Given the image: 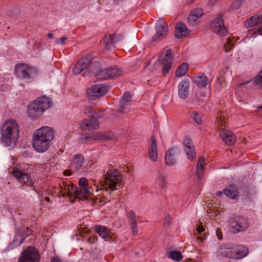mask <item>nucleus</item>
<instances>
[{"mask_svg": "<svg viewBox=\"0 0 262 262\" xmlns=\"http://www.w3.org/2000/svg\"><path fill=\"white\" fill-rule=\"evenodd\" d=\"M54 138V130L52 127L42 126L36 129L32 134V147L38 153L45 152L50 148Z\"/></svg>", "mask_w": 262, "mask_h": 262, "instance_id": "nucleus-1", "label": "nucleus"}, {"mask_svg": "<svg viewBox=\"0 0 262 262\" xmlns=\"http://www.w3.org/2000/svg\"><path fill=\"white\" fill-rule=\"evenodd\" d=\"M228 231L233 234L246 231L250 227L249 219L243 215L233 214L228 217L226 222Z\"/></svg>", "mask_w": 262, "mask_h": 262, "instance_id": "nucleus-2", "label": "nucleus"}, {"mask_svg": "<svg viewBox=\"0 0 262 262\" xmlns=\"http://www.w3.org/2000/svg\"><path fill=\"white\" fill-rule=\"evenodd\" d=\"M1 139L6 146L15 143L19 136L18 126L17 122L10 119L6 121L1 128Z\"/></svg>", "mask_w": 262, "mask_h": 262, "instance_id": "nucleus-3", "label": "nucleus"}, {"mask_svg": "<svg viewBox=\"0 0 262 262\" xmlns=\"http://www.w3.org/2000/svg\"><path fill=\"white\" fill-rule=\"evenodd\" d=\"M105 179V181L101 182V189L109 194L114 190L122 188L123 186V180L116 169H109L106 172Z\"/></svg>", "mask_w": 262, "mask_h": 262, "instance_id": "nucleus-4", "label": "nucleus"}, {"mask_svg": "<svg viewBox=\"0 0 262 262\" xmlns=\"http://www.w3.org/2000/svg\"><path fill=\"white\" fill-rule=\"evenodd\" d=\"M52 105V101L47 97L36 99L28 106V116L32 119H36L44 112L46 108Z\"/></svg>", "mask_w": 262, "mask_h": 262, "instance_id": "nucleus-5", "label": "nucleus"}, {"mask_svg": "<svg viewBox=\"0 0 262 262\" xmlns=\"http://www.w3.org/2000/svg\"><path fill=\"white\" fill-rule=\"evenodd\" d=\"M91 69L95 70V72L93 73H89V74H87L86 72L84 74L85 76H95L107 80L120 76L122 72L120 69L116 67L108 68L102 71L99 63L92 66Z\"/></svg>", "mask_w": 262, "mask_h": 262, "instance_id": "nucleus-6", "label": "nucleus"}, {"mask_svg": "<svg viewBox=\"0 0 262 262\" xmlns=\"http://www.w3.org/2000/svg\"><path fill=\"white\" fill-rule=\"evenodd\" d=\"M14 73L19 77L29 79L37 76L39 71L35 67L25 63H19L14 67Z\"/></svg>", "mask_w": 262, "mask_h": 262, "instance_id": "nucleus-7", "label": "nucleus"}, {"mask_svg": "<svg viewBox=\"0 0 262 262\" xmlns=\"http://www.w3.org/2000/svg\"><path fill=\"white\" fill-rule=\"evenodd\" d=\"M245 26L251 28L248 31V35L253 37L257 35H262V16L256 15L247 20Z\"/></svg>", "mask_w": 262, "mask_h": 262, "instance_id": "nucleus-8", "label": "nucleus"}, {"mask_svg": "<svg viewBox=\"0 0 262 262\" xmlns=\"http://www.w3.org/2000/svg\"><path fill=\"white\" fill-rule=\"evenodd\" d=\"M108 86L104 83H100L91 86L86 91V96L91 100H96L98 98L106 94L109 91Z\"/></svg>", "mask_w": 262, "mask_h": 262, "instance_id": "nucleus-9", "label": "nucleus"}, {"mask_svg": "<svg viewBox=\"0 0 262 262\" xmlns=\"http://www.w3.org/2000/svg\"><path fill=\"white\" fill-rule=\"evenodd\" d=\"M90 60L87 58H83L79 60L75 65L73 69V73L75 75H78L84 71L82 74L84 77H85L84 74L86 72V74H89V73H93L95 70L91 69V68L93 65H96V63L90 64ZM86 77H88V76ZM89 77H90V76Z\"/></svg>", "mask_w": 262, "mask_h": 262, "instance_id": "nucleus-10", "label": "nucleus"}, {"mask_svg": "<svg viewBox=\"0 0 262 262\" xmlns=\"http://www.w3.org/2000/svg\"><path fill=\"white\" fill-rule=\"evenodd\" d=\"M210 29L215 33L224 36L227 34L228 31L225 27L223 19V15L219 14L210 23Z\"/></svg>", "mask_w": 262, "mask_h": 262, "instance_id": "nucleus-11", "label": "nucleus"}, {"mask_svg": "<svg viewBox=\"0 0 262 262\" xmlns=\"http://www.w3.org/2000/svg\"><path fill=\"white\" fill-rule=\"evenodd\" d=\"M171 55L172 51L170 50H167L161 53L159 57V61L163 66L162 70L164 75L169 74L172 67Z\"/></svg>", "mask_w": 262, "mask_h": 262, "instance_id": "nucleus-12", "label": "nucleus"}, {"mask_svg": "<svg viewBox=\"0 0 262 262\" xmlns=\"http://www.w3.org/2000/svg\"><path fill=\"white\" fill-rule=\"evenodd\" d=\"M226 256L233 259H240L246 256L248 253V249L242 245H236L227 248L225 251Z\"/></svg>", "mask_w": 262, "mask_h": 262, "instance_id": "nucleus-13", "label": "nucleus"}, {"mask_svg": "<svg viewBox=\"0 0 262 262\" xmlns=\"http://www.w3.org/2000/svg\"><path fill=\"white\" fill-rule=\"evenodd\" d=\"M79 185L80 188H79L83 195L86 196V200H89L90 199L93 201V202L98 205L102 206L104 204L103 201L101 199L100 196H96L95 198H92L90 192L88 188V180L85 178H81L79 181Z\"/></svg>", "mask_w": 262, "mask_h": 262, "instance_id": "nucleus-14", "label": "nucleus"}, {"mask_svg": "<svg viewBox=\"0 0 262 262\" xmlns=\"http://www.w3.org/2000/svg\"><path fill=\"white\" fill-rule=\"evenodd\" d=\"M9 171L19 183L28 186H30L32 184L30 177L23 170L19 168H13Z\"/></svg>", "mask_w": 262, "mask_h": 262, "instance_id": "nucleus-15", "label": "nucleus"}, {"mask_svg": "<svg viewBox=\"0 0 262 262\" xmlns=\"http://www.w3.org/2000/svg\"><path fill=\"white\" fill-rule=\"evenodd\" d=\"M39 255L36 250L28 247L21 255L18 262H38Z\"/></svg>", "mask_w": 262, "mask_h": 262, "instance_id": "nucleus-16", "label": "nucleus"}, {"mask_svg": "<svg viewBox=\"0 0 262 262\" xmlns=\"http://www.w3.org/2000/svg\"><path fill=\"white\" fill-rule=\"evenodd\" d=\"M103 116V114L102 113L99 115L92 116L90 120H85L81 122L80 127L85 131L96 129L99 126L97 118H102Z\"/></svg>", "mask_w": 262, "mask_h": 262, "instance_id": "nucleus-17", "label": "nucleus"}, {"mask_svg": "<svg viewBox=\"0 0 262 262\" xmlns=\"http://www.w3.org/2000/svg\"><path fill=\"white\" fill-rule=\"evenodd\" d=\"M156 34L152 37V40L154 41H157L159 39L164 37L167 35L168 27L163 19L160 18L158 20L156 24Z\"/></svg>", "mask_w": 262, "mask_h": 262, "instance_id": "nucleus-18", "label": "nucleus"}, {"mask_svg": "<svg viewBox=\"0 0 262 262\" xmlns=\"http://www.w3.org/2000/svg\"><path fill=\"white\" fill-rule=\"evenodd\" d=\"M219 136L223 141L228 145H233L236 141V137L232 132L221 128L220 130Z\"/></svg>", "mask_w": 262, "mask_h": 262, "instance_id": "nucleus-19", "label": "nucleus"}, {"mask_svg": "<svg viewBox=\"0 0 262 262\" xmlns=\"http://www.w3.org/2000/svg\"><path fill=\"white\" fill-rule=\"evenodd\" d=\"M85 161L84 158L81 154H76L71 160L69 168L73 172H77L81 169Z\"/></svg>", "mask_w": 262, "mask_h": 262, "instance_id": "nucleus-20", "label": "nucleus"}, {"mask_svg": "<svg viewBox=\"0 0 262 262\" xmlns=\"http://www.w3.org/2000/svg\"><path fill=\"white\" fill-rule=\"evenodd\" d=\"M179 154L180 150L178 147H173L169 149L165 156L166 164L169 166L174 165Z\"/></svg>", "mask_w": 262, "mask_h": 262, "instance_id": "nucleus-21", "label": "nucleus"}, {"mask_svg": "<svg viewBox=\"0 0 262 262\" xmlns=\"http://www.w3.org/2000/svg\"><path fill=\"white\" fill-rule=\"evenodd\" d=\"M148 155L152 161H157L158 158L157 144L154 137H151L149 139Z\"/></svg>", "mask_w": 262, "mask_h": 262, "instance_id": "nucleus-22", "label": "nucleus"}, {"mask_svg": "<svg viewBox=\"0 0 262 262\" xmlns=\"http://www.w3.org/2000/svg\"><path fill=\"white\" fill-rule=\"evenodd\" d=\"M121 37L120 35L112 34L106 36L104 38V46L106 50L112 51L115 47V44L118 42Z\"/></svg>", "mask_w": 262, "mask_h": 262, "instance_id": "nucleus-23", "label": "nucleus"}, {"mask_svg": "<svg viewBox=\"0 0 262 262\" xmlns=\"http://www.w3.org/2000/svg\"><path fill=\"white\" fill-rule=\"evenodd\" d=\"M131 98L132 94L130 92H126L124 94L120 103L119 112L124 113L127 112L131 105Z\"/></svg>", "mask_w": 262, "mask_h": 262, "instance_id": "nucleus-24", "label": "nucleus"}, {"mask_svg": "<svg viewBox=\"0 0 262 262\" xmlns=\"http://www.w3.org/2000/svg\"><path fill=\"white\" fill-rule=\"evenodd\" d=\"M94 230L102 238L106 241L112 240V233L107 227L97 225L94 227Z\"/></svg>", "mask_w": 262, "mask_h": 262, "instance_id": "nucleus-25", "label": "nucleus"}, {"mask_svg": "<svg viewBox=\"0 0 262 262\" xmlns=\"http://www.w3.org/2000/svg\"><path fill=\"white\" fill-rule=\"evenodd\" d=\"M174 32L177 38H182L188 34L189 31L184 23L179 21L176 25Z\"/></svg>", "mask_w": 262, "mask_h": 262, "instance_id": "nucleus-26", "label": "nucleus"}, {"mask_svg": "<svg viewBox=\"0 0 262 262\" xmlns=\"http://www.w3.org/2000/svg\"><path fill=\"white\" fill-rule=\"evenodd\" d=\"M67 189L68 190V196L71 197L74 196L76 198L80 200H86V196L83 195L80 189H78L70 183H69V187Z\"/></svg>", "mask_w": 262, "mask_h": 262, "instance_id": "nucleus-27", "label": "nucleus"}, {"mask_svg": "<svg viewBox=\"0 0 262 262\" xmlns=\"http://www.w3.org/2000/svg\"><path fill=\"white\" fill-rule=\"evenodd\" d=\"M24 239V235L20 234V232L19 230H16L15 235L12 242L9 244L8 248L11 249L20 246L23 243Z\"/></svg>", "mask_w": 262, "mask_h": 262, "instance_id": "nucleus-28", "label": "nucleus"}, {"mask_svg": "<svg viewBox=\"0 0 262 262\" xmlns=\"http://www.w3.org/2000/svg\"><path fill=\"white\" fill-rule=\"evenodd\" d=\"M178 95L181 99H185L189 94V86L188 83H180L178 86Z\"/></svg>", "mask_w": 262, "mask_h": 262, "instance_id": "nucleus-29", "label": "nucleus"}, {"mask_svg": "<svg viewBox=\"0 0 262 262\" xmlns=\"http://www.w3.org/2000/svg\"><path fill=\"white\" fill-rule=\"evenodd\" d=\"M205 161L204 157H200L198 160V180H201L204 178V166L206 164Z\"/></svg>", "mask_w": 262, "mask_h": 262, "instance_id": "nucleus-30", "label": "nucleus"}, {"mask_svg": "<svg viewBox=\"0 0 262 262\" xmlns=\"http://www.w3.org/2000/svg\"><path fill=\"white\" fill-rule=\"evenodd\" d=\"M94 138L95 140H114L115 138L114 133L112 132H99L96 133L94 136Z\"/></svg>", "mask_w": 262, "mask_h": 262, "instance_id": "nucleus-31", "label": "nucleus"}, {"mask_svg": "<svg viewBox=\"0 0 262 262\" xmlns=\"http://www.w3.org/2000/svg\"><path fill=\"white\" fill-rule=\"evenodd\" d=\"M128 217L130 219L129 222L132 234L133 235H136L138 233V228L135 220V214L133 212L130 211L128 213Z\"/></svg>", "mask_w": 262, "mask_h": 262, "instance_id": "nucleus-32", "label": "nucleus"}, {"mask_svg": "<svg viewBox=\"0 0 262 262\" xmlns=\"http://www.w3.org/2000/svg\"><path fill=\"white\" fill-rule=\"evenodd\" d=\"M224 193L228 197L234 199L238 196V191L234 185H230L224 190Z\"/></svg>", "mask_w": 262, "mask_h": 262, "instance_id": "nucleus-33", "label": "nucleus"}, {"mask_svg": "<svg viewBox=\"0 0 262 262\" xmlns=\"http://www.w3.org/2000/svg\"><path fill=\"white\" fill-rule=\"evenodd\" d=\"M188 70V64L187 63H183L178 67L176 71V76L180 78L184 76L187 73Z\"/></svg>", "mask_w": 262, "mask_h": 262, "instance_id": "nucleus-34", "label": "nucleus"}, {"mask_svg": "<svg viewBox=\"0 0 262 262\" xmlns=\"http://www.w3.org/2000/svg\"><path fill=\"white\" fill-rule=\"evenodd\" d=\"M187 24L189 27H194L196 25V10H192L187 19Z\"/></svg>", "mask_w": 262, "mask_h": 262, "instance_id": "nucleus-35", "label": "nucleus"}, {"mask_svg": "<svg viewBox=\"0 0 262 262\" xmlns=\"http://www.w3.org/2000/svg\"><path fill=\"white\" fill-rule=\"evenodd\" d=\"M69 187V184L66 182H62L61 184H60V191L59 192V196H68V189Z\"/></svg>", "mask_w": 262, "mask_h": 262, "instance_id": "nucleus-36", "label": "nucleus"}, {"mask_svg": "<svg viewBox=\"0 0 262 262\" xmlns=\"http://www.w3.org/2000/svg\"><path fill=\"white\" fill-rule=\"evenodd\" d=\"M167 256L176 261H180L182 259V256L181 253L176 251H170L168 253Z\"/></svg>", "mask_w": 262, "mask_h": 262, "instance_id": "nucleus-37", "label": "nucleus"}, {"mask_svg": "<svg viewBox=\"0 0 262 262\" xmlns=\"http://www.w3.org/2000/svg\"><path fill=\"white\" fill-rule=\"evenodd\" d=\"M185 152L187 156V158L190 160H193L195 157V149L194 147H191L189 148H185Z\"/></svg>", "mask_w": 262, "mask_h": 262, "instance_id": "nucleus-38", "label": "nucleus"}, {"mask_svg": "<svg viewBox=\"0 0 262 262\" xmlns=\"http://www.w3.org/2000/svg\"><path fill=\"white\" fill-rule=\"evenodd\" d=\"M157 183L162 188H164L167 184L165 176L163 174H159L157 179Z\"/></svg>", "mask_w": 262, "mask_h": 262, "instance_id": "nucleus-39", "label": "nucleus"}, {"mask_svg": "<svg viewBox=\"0 0 262 262\" xmlns=\"http://www.w3.org/2000/svg\"><path fill=\"white\" fill-rule=\"evenodd\" d=\"M198 235H201L202 233L205 231V228L202 226V223L201 225H198ZM206 233H204L203 235L199 236L198 235V240L200 239L201 242H203L206 238Z\"/></svg>", "mask_w": 262, "mask_h": 262, "instance_id": "nucleus-40", "label": "nucleus"}, {"mask_svg": "<svg viewBox=\"0 0 262 262\" xmlns=\"http://www.w3.org/2000/svg\"><path fill=\"white\" fill-rule=\"evenodd\" d=\"M184 145L185 146V148L194 147V146L192 143L191 139L188 137H185L184 140Z\"/></svg>", "mask_w": 262, "mask_h": 262, "instance_id": "nucleus-41", "label": "nucleus"}, {"mask_svg": "<svg viewBox=\"0 0 262 262\" xmlns=\"http://www.w3.org/2000/svg\"><path fill=\"white\" fill-rule=\"evenodd\" d=\"M19 231L20 232V234H23L25 238L31 234V231L28 227L23 228L21 229H18Z\"/></svg>", "mask_w": 262, "mask_h": 262, "instance_id": "nucleus-42", "label": "nucleus"}, {"mask_svg": "<svg viewBox=\"0 0 262 262\" xmlns=\"http://www.w3.org/2000/svg\"><path fill=\"white\" fill-rule=\"evenodd\" d=\"M171 222H172L171 217L169 215H167L164 219V227H168L171 224Z\"/></svg>", "mask_w": 262, "mask_h": 262, "instance_id": "nucleus-43", "label": "nucleus"}, {"mask_svg": "<svg viewBox=\"0 0 262 262\" xmlns=\"http://www.w3.org/2000/svg\"><path fill=\"white\" fill-rule=\"evenodd\" d=\"M208 81L207 77L204 74L198 76V82H207Z\"/></svg>", "mask_w": 262, "mask_h": 262, "instance_id": "nucleus-44", "label": "nucleus"}, {"mask_svg": "<svg viewBox=\"0 0 262 262\" xmlns=\"http://www.w3.org/2000/svg\"><path fill=\"white\" fill-rule=\"evenodd\" d=\"M255 82H262V69L260 70L255 77Z\"/></svg>", "mask_w": 262, "mask_h": 262, "instance_id": "nucleus-45", "label": "nucleus"}, {"mask_svg": "<svg viewBox=\"0 0 262 262\" xmlns=\"http://www.w3.org/2000/svg\"><path fill=\"white\" fill-rule=\"evenodd\" d=\"M67 39V37L66 36H63L59 39H56L55 43L56 44L64 45V44H65V40Z\"/></svg>", "mask_w": 262, "mask_h": 262, "instance_id": "nucleus-46", "label": "nucleus"}, {"mask_svg": "<svg viewBox=\"0 0 262 262\" xmlns=\"http://www.w3.org/2000/svg\"><path fill=\"white\" fill-rule=\"evenodd\" d=\"M227 46H230V49L232 48V47L233 46V45H232V39H231L230 38H228L227 39V42L225 44V46H226V51L227 52L228 51V47H227Z\"/></svg>", "mask_w": 262, "mask_h": 262, "instance_id": "nucleus-47", "label": "nucleus"}, {"mask_svg": "<svg viewBox=\"0 0 262 262\" xmlns=\"http://www.w3.org/2000/svg\"><path fill=\"white\" fill-rule=\"evenodd\" d=\"M216 235L217 236L218 239L219 240H222L223 239V236L222 235V232H221V229H216Z\"/></svg>", "mask_w": 262, "mask_h": 262, "instance_id": "nucleus-48", "label": "nucleus"}, {"mask_svg": "<svg viewBox=\"0 0 262 262\" xmlns=\"http://www.w3.org/2000/svg\"><path fill=\"white\" fill-rule=\"evenodd\" d=\"M204 15L203 10L201 8H198V18L202 17Z\"/></svg>", "mask_w": 262, "mask_h": 262, "instance_id": "nucleus-49", "label": "nucleus"}, {"mask_svg": "<svg viewBox=\"0 0 262 262\" xmlns=\"http://www.w3.org/2000/svg\"><path fill=\"white\" fill-rule=\"evenodd\" d=\"M190 116L194 121L196 122V113L193 112L190 114Z\"/></svg>", "mask_w": 262, "mask_h": 262, "instance_id": "nucleus-50", "label": "nucleus"}, {"mask_svg": "<svg viewBox=\"0 0 262 262\" xmlns=\"http://www.w3.org/2000/svg\"><path fill=\"white\" fill-rule=\"evenodd\" d=\"M71 172H73L72 170H66L64 171V174L65 176H68L71 174Z\"/></svg>", "mask_w": 262, "mask_h": 262, "instance_id": "nucleus-51", "label": "nucleus"}, {"mask_svg": "<svg viewBox=\"0 0 262 262\" xmlns=\"http://www.w3.org/2000/svg\"><path fill=\"white\" fill-rule=\"evenodd\" d=\"M207 83H200V82H199L198 83V87H202V88H204V87H205L207 85Z\"/></svg>", "mask_w": 262, "mask_h": 262, "instance_id": "nucleus-52", "label": "nucleus"}, {"mask_svg": "<svg viewBox=\"0 0 262 262\" xmlns=\"http://www.w3.org/2000/svg\"><path fill=\"white\" fill-rule=\"evenodd\" d=\"M51 262H62L61 260L57 258H53L52 259Z\"/></svg>", "mask_w": 262, "mask_h": 262, "instance_id": "nucleus-53", "label": "nucleus"}, {"mask_svg": "<svg viewBox=\"0 0 262 262\" xmlns=\"http://www.w3.org/2000/svg\"><path fill=\"white\" fill-rule=\"evenodd\" d=\"M92 112V107H88L86 108V113H89V114H91Z\"/></svg>", "mask_w": 262, "mask_h": 262, "instance_id": "nucleus-54", "label": "nucleus"}, {"mask_svg": "<svg viewBox=\"0 0 262 262\" xmlns=\"http://www.w3.org/2000/svg\"><path fill=\"white\" fill-rule=\"evenodd\" d=\"M48 36L49 37H50V38H53V37H54V35H53V34L52 33H48Z\"/></svg>", "mask_w": 262, "mask_h": 262, "instance_id": "nucleus-55", "label": "nucleus"}, {"mask_svg": "<svg viewBox=\"0 0 262 262\" xmlns=\"http://www.w3.org/2000/svg\"><path fill=\"white\" fill-rule=\"evenodd\" d=\"M257 111H262V105L257 107Z\"/></svg>", "mask_w": 262, "mask_h": 262, "instance_id": "nucleus-56", "label": "nucleus"}, {"mask_svg": "<svg viewBox=\"0 0 262 262\" xmlns=\"http://www.w3.org/2000/svg\"><path fill=\"white\" fill-rule=\"evenodd\" d=\"M94 239L95 238H93L92 239H89L88 241L90 242V243H92V242H94Z\"/></svg>", "mask_w": 262, "mask_h": 262, "instance_id": "nucleus-57", "label": "nucleus"}, {"mask_svg": "<svg viewBox=\"0 0 262 262\" xmlns=\"http://www.w3.org/2000/svg\"><path fill=\"white\" fill-rule=\"evenodd\" d=\"M222 192H221V191H219V192H217L216 194H217V195H221L222 194Z\"/></svg>", "mask_w": 262, "mask_h": 262, "instance_id": "nucleus-58", "label": "nucleus"}, {"mask_svg": "<svg viewBox=\"0 0 262 262\" xmlns=\"http://www.w3.org/2000/svg\"><path fill=\"white\" fill-rule=\"evenodd\" d=\"M202 123V120H200V121H199V119L198 118V122H197L198 124Z\"/></svg>", "mask_w": 262, "mask_h": 262, "instance_id": "nucleus-59", "label": "nucleus"}, {"mask_svg": "<svg viewBox=\"0 0 262 262\" xmlns=\"http://www.w3.org/2000/svg\"><path fill=\"white\" fill-rule=\"evenodd\" d=\"M45 200L46 201L49 202V198L48 197H46V198H45Z\"/></svg>", "mask_w": 262, "mask_h": 262, "instance_id": "nucleus-60", "label": "nucleus"}, {"mask_svg": "<svg viewBox=\"0 0 262 262\" xmlns=\"http://www.w3.org/2000/svg\"><path fill=\"white\" fill-rule=\"evenodd\" d=\"M257 85H258L259 84H260V86L262 87V83H258V82H257V83H255Z\"/></svg>", "mask_w": 262, "mask_h": 262, "instance_id": "nucleus-61", "label": "nucleus"}, {"mask_svg": "<svg viewBox=\"0 0 262 262\" xmlns=\"http://www.w3.org/2000/svg\"><path fill=\"white\" fill-rule=\"evenodd\" d=\"M244 83H245L244 82H243L242 84L241 83L240 85H242V84H243Z\"/></svg>", "mask_w": 262, "mask_h": 262, "instance_id": "nucleus-62", "label": "nucleus"}, {"mask_svg": "<svg viewBox=\"0 0 262 262\" xmlns=\"http://www.w3.org/2000/svg\"><path fill=\"white\" fill-rule=\"evenodd\" d=\"M88 138H88V137H85V139H88Z\"/></svg>", "mask_w": 262, "mask_h": 262, "instance_id": "nucleus-63", "label": "nucleus"}]
</instances>
